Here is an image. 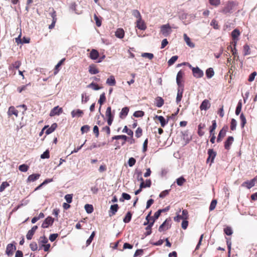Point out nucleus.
Instances as JSON below:
<instances>
[{
  "instance_id": "nucleus-1",
  "label": "nucleus",
  "mask_w": 257,
  "mask_h": 257,
  "mask_svg": "<svg viewBox=\"0 0 257 257\" xmlns=\"http://www.w3.org/2000/svg\"><path fill=\"white\" fill-rule=\"evenodd\" d=\"M237 4L235 2L228 1L227 2L224 7L221 10V12L225 15L231 14L233 12L234 8L236 6Z\"/></svg>"
},
{
  "instance_id": "nucleus-2",
  "label": "nucleus",
  "mask_w": 257,
  "mask_h": 257,
  "mask_svg": "<svg viewBox=\"0 0 257 257\" xmlns=\"http://www.w3.org/2000/svg\"><path fill=\"white\" fill-rule=\"evenodd\" d=\"M16 243L13 241L12 243H9L6 247V254L11 256L14 254V252L16 250Z\"/></svg>"
},
{
  "instance_id": "nucleus-3",
  "label": "nucleus",
  "mask_w": 257,
  "mask_h": 257,
  "mask_svg": "<svg viewBox=\"0 0 257 257\" xmlns=\"http://www.w3.org/2000/svg\"><path fill=\"white\" fill-rule=\"evenodd\" d=\"M171 227V218H167L165 221L159 226V231L163 232L170 228Z\"/></svg>"
},
{
  "instance_id": "nucleus-4",
  "label": "nucleus",
  "mask_w": 257,
  "mask_h": 257,
  "mask_svg": "<svg viewBox=\"0 0 257 257\" xmlns=\"http://www.w3.org/2000/svg\"><path fill=\"white\" fill-rule=\"evenodd\" d=\"M189 67L192 69L193 76L195 77L199 78H201L203 76V72L198 67H192L191 65L189 64Z\"/></svg>"
},
{
  "instance_id": "nucleus-5",
  "label": "nucleus",
  "mask_w": 257,
  "mask_h": 257,
  "mask_svg": "<svg viewBox=\"0 0 257 257\" xmlns=\"http://www.w3.org/2000/svg\"><path fill=\"white\" fill-rule=\"evenodd\" d=\"M171 32V27L169 24L162 25L161 27V32L165 37L168 36Z\"/></svg>"
},
{
  "instance_id": "nucleus-6",
  "label": "nucleus",
  "mask_w": 257,
  "mask_h": 257,
  "mask_svg": "<svg viewBox=\"0 0 257 257\" xmlns=\"http://www.w3.org/2000/svg\"><path fill=\"white\" fill-rule=\"evenodd\" d=\"M227 130L228 126L225 125L224 126L223 128L220 131L217 138V142L218 143L220 142L222 140V139L225 136Z\"/></svg>"
},
{
  "instance_id": "nucleus-7",
  "label": "nucleus",
  "mask_w": 257,
  "mask_h": 257,
  "mask_svg": "<svg viewBox=\"0 0 257 257\" xmlns=\"http://www.w3.org/2000/svg\"><path fill=\"white\" fill-rule=\"evenodd\" d=\"M240 33L239 31L235 29L231 32V37L233 42H232L233 45L236 46L238 38L239 36Z\"/></svg>"
},
{
  "instance_id": "nucleus-8",
  "label": "nucleus",
  "mask_w": 257,
  "mask_h": 257,
  "mask_svg": "<svg viewBox=\"0 0 257 257\" xmlns=\"http://www.w3.org/2000/svg\"><path fill=\"white\" fill-rule=\"evenodd\" d=\"M208 157L207 159V163L210 162L211 164L214 161V159L216 156V153L214 152L213 149H210L208 150Z\"/></svg>"
},
{
  "instance_id": "nucleus-9",
  "label": "nucleus",
  "mask_w": 257,
  "mask_h": 257,
  "mask_svg": "<svg viewBox=\"0 0 257 257\" xmlns=\"http://www.w3.org/2000/svg\"><path fill=\"white\" fill-rule=\"evenodd\" d=\"M54 222V219L51 217L49 216L47 217L42 224V227L45 228H48L50 225H52Z\"/></svg>"
},
{
  "instance_id": "nucleus-10",
  "label": "nucleus",
  "mask_w": 257,
  "mask_h": 257,
  "mask_svg": "<svg viewBox=\"0 0 257 257\" xmlns=\"http://www.w3.org/2000/svg\"><path fill=\"white\" fill-rule=\"evenodd\" d=\"M184 75V73L182 70H180L177 75L176 82L179 87H182V82L183 81V78Z\"/></svg>"
},
{
  "instance_id": "nucleus-11",
  "label": "nucleus",
  "mask_w": 257,
  "mask_h": 257,
  "mask_svg": "<svg viewBox=\"0 0 257 257\" xmlns=\"http://www.w3.org/2000/svg\"><path fill=\"white\" fill-rule=\"evenodd\" d=\"M136 27L141 30H145L147 28L146 25L142 18L137 20Z\"/></svg>"
},
{
  "instance_id": "nucleus-12",
  "label": "nucleus",
  "mask_w": 257,
  "mask_h": 257,
  "mask_svg": "<svg viewBox=\"0 0 257 257\" xmlns=\"http://www.w3.org/2000/svg\"><path fill=\"white\" fill-rule=\"evenodd\" d=\"M63 111L62 108L58 106L54 107L50 112V116H53L56 115H59Z\"/></svg>"
},
{
  "instance_id": "nucleus-13",
  "label": "nucleus",
  "mask_w": 257,
  "mask_h": 257,
  "mask_svg": "<svg viewBox=\"0 0 257 257\" xmlns=\"http://www.w3.org/2000/svg\"><path fill=\"white\" fill-rule=\"evenodd\" d=\"M210 106L211 104L209 101L208 99H205L202 102L200 106V109L206 110L210 107Z\"/></svg>"
},
{
  "instance_id": "nucleus-14",
  "label": "nucleus",
  "mask_w": 257,
  "mask_h": 257,
  "mask_svg": "<svg viewBox=\"0 0 257 257\" xmlns=\"http://www.w3.org/2000/svg\"><path fill=\"white\" fill-rule=\"evenodd\" d=\"M234 141V138L232 136H229L227 138L226 141L224 142V148L226 150H229L230 146Z\"/></svg>"
},
{
  "instance_id": "nucleus-15",
  "label": "nucleus",
  "mask_w": 257,
  "mask_h": 257,
  "mask_svg": "<svg viewBox=\"0 0 257 257\" xmlns=\"http://www.w3.org/2000/svg\"><path fill=\"white\" fill-rule=\"evenodd\" d=\"M37 229L38 226L37 225H34L30 230L28 231L26 235V237L28 240H30L32 238L33 236L34 235L35 231Z\"/></svg>"
},
{
  "instance_id": "nucleus-16",
  "label": "nucleus",
  "mask_w": 257,
  "mask_h": 257,
  "mask_svg": "<svg viewBox=\"0 0 257 257\" xmlns=\"http://www.w3.org/2000/svg\"><path fill=\"white\" fill-rule=\"evenodd\" d=\"M19 111L15 108V107L13 106H11L9 108L8 111V115L9 116H12V115H14L16 117L18 116Z\"/></svg>"
},
{
  "instance_id": "nucleus-17",
  "label": "nucleus",
  "mask_w": 257,
  "mask_h": 257,
  "mask_svg": "<svg viewBox=\"0 0 257 257\" xmlns=\"http://www.w3.org/2000/svg\"><path fill=\"white\" fill-rule=\"evenodd\" d=\"M83 111L79 109L73 110L71 111V114L72 117H81L83 115Z\"/></svg>"
},
{
  "instance_id": "nucleus-18",
  "label": "nucleus",
  "mask_w": 257,
  "mask_h": 257,
  "mask_svg": "<svg viewBox=\"0 0 257 257\" xmlns=\"http://www.w3.org/2000/svg\"><path fill=\"white\" fill-rule=\"evenodd\" d=\"M88 71L91 74H96L99 73V71L97 68L96 65L94 64H91L88 68Z\"/></svg>"
},
{
  "instance_id": "nucleus-19",
  "label": "nucleus",
  "mask_w": 257,
  "mask_h": 257,
  "mask_svg": "<svg viewBox=\"0 0 257 257\" xmlns=\"http://www.w3.org/2000/svg\"><path fill=\"white\" fill-rule=\"evenodd\" d=\"M121 139L123 140V142L121 143L122 145H123L125 144L126 141L128 139V137L126 136L125 135H117V136H114V137H112V140H120Z\"/></svg>"
},
{
  "instance_id": "nucleus-20",
  "label": "nucleus",
  "mask_w": 257,
  "mask_h": 257,
  "mask_svg": "<svg viewBox=\"0 0 257 257\" xmlns=\"http://www.w3.org/2000/svg\"><path fill=\"white\" fill-rule=\"evenodd\" d=\"M98 57L99 53L98 51L95 49H92L89 54V58L92 60H95Z\"/></svg>"
},
{
  "instance_id": "nucleus-21",
  "label": "nucleus",
  "mask_w": 257,
  "mask_h": 257,
  "mask_svg": "<svg viewBox=\"0 0 257 257\" xmlns=\"http://www.w3.org/2000/svg\"><path fill=\"white\" fill-rule=\"evenodd\" d=\"M255 181V179L253 178L250 181H247L244 182V183H242V184L241 185H242V186L246 187L248 189H250L251 187H252L253 186H254Z\"/></svg>"
},
{
  "instance_id": "nucleus-22",
  "label": "nucleus",
  "mask_w": 257,
  "mask_h": 257,
  "mask_svg": "<svg viewBox=\"0 0 257 257\" xmlns=\"http://www.w3.org/2000/svg\"><path fill=\"white\" fill-rule=\"evenodd\" d=\"M129 108L128 107H124L122 108L120 112L119 113V117L123 119L127 115L129 112Z\"/></svg>"
},
{
  "instance_id": "nucleus-23",
  "label": "nucleus",
  "mask_w": 257,
  "mask_h": 257,
  "mask_svg": "<svg viewBox=\"0 0 257 257\" xmlns=\"http://www.w3.org/2000/svg\"><path fill=\"white\" fill-rule=\"evenodd\" d=\"M155 102L156 106H157L158 107H162L164 104V99L161 97L160 96H157L155 98Z\"/></svg>"
},
{
  "instance_id": "nucleus-24",
  "label": "nucleus",
  "mask_w": 257,
  "mask_h": 257,
  "mask_svg": "<svg viewBox=\"0 0 257 257\" xmlns=\"http://www.w3.org/2000/svg\"><path fill=\"white\" fill-rule=\"evenodd\" d=\"M118 205L117 204L112 205L110 206V210L109 211V216H111L115 214L118 209Z\"/></svg>"
},
{
  "instance_id": "nucleus-25",
  "label": "nucleus",
  "mask_w": 257,
  "mask_h": 257,
  "mask_svg": "<svg viewBox=\"0 0 257 257\" xmlns=\"http://www.w3.org/2000/svg\"><path fill=\"white\" fill-rule=\"evenodd\" d=\"M115 35L116 37L122 39L123 38L124 35V30L121 28H118L116 30Z\"/></svg>"
},
{
  "instance_id": "nucleus-26",
  "label": "nucleus",
  "mask_w": 257,
  "mask_h": 257,
  "mask_svg": "<svg viewBox=\"0 0 257 257\" xmlns=\"http://www.w3.org/2000/svg\"><path fill=\"white\" fill-rule=\"evenodd\" d=\"M155 118L159 120L160 122L161 123V125L162 127H164L166 125V124L168 123V121L166 120L163 116L156 115L155 116Z\"/></svg>"
},
{
  "instance_id": "nucleus-27",
  "label": "nucleus",
  "mask_w": 257,
  "mask_h": 257,
  "mask_svg": "<svg viewBox=\"0 0 257 257\" xmlns=\"http://www.w3.org/2000/svg\"><path fill=\"white\" fill-rule=\"evenodd\" d=\"M184 39L187 45L190 47L194 48L195 47L194 44L191 41L190 38L187 36L186 34H184Z\"/></svg>"
},
{
  "instance_id": "nucleus-28",
  "label": "nucleus",
  "mask_w": 257,
  "mask_h": 257,
  "mask_svg": "<svg viewBox=\"0 0 257 257\" xmlns=\"http://www.w3.org/2000/svg\"><path fill=\"white\" fill-rule=\"evenodd\" d=\"M217 127V124L215 120L212 121V125L209 127V133L210 135H215V130Z\"/></svg>"
},
{
  "instance_id": "nucleus-29",
  "label": "nucleus",
  "mask_w": 257,
  "mask_h": 257,
  "mask_svg": "<svg viewBox=\"0 0 257 257\" xmlns=\"http://www.w3.org/2000/svg\"><path fill=\"white\" fill-rule=\"evenodd\" d=\"M183 89H178V92H177V95L176 97V102L177 104H179L180 101H181L182 96H183Z\"/></svg>"
},
{
  "instance_id": "nucleus-30",
  "label": "nucleus",
  "mask_w": 257,
  "mask_h": 257,
  "mask_svg": "<svg viewBox=\"0 0 257 257\" xmlns=\"http://www.w3.org/2000/svg\"><path fill=\"white\" fill-rule=\"evenodd\" d=\"M106 83L110 86H114L116 84V81L113 76L111 75L106 80Z\"/></svg>"
},
{
  "instance_id": "nucleus-31",
  "label": "nucleus",
  "mask_w": 257,
  "mask_h": 257,
  "mask_svg": "<svg viewBox=\"0 0 257 257\" xmlns=\"http://www.w3.org/2000/svg\"><path fill=\"white\" fill-rule=\"evenodd\" d=\"M40 176V175L39 174H33L30 175L28 178V182H34L36 180L38 179Z\"/></svg>"
},
{
  "instance_id": "nucleus-32",
  "label": "nucleus",
  "mask_w": 257,
  "mask_h": 257,
  "mask_svg": "<svg viewBox=\"0 0 257 257\" xmlns=\"http://www.w3.org/2000/svg\"><path fill=\"white\" fill-rule=\"evenodd\" d=\"M65 60V58L62 59L55 66V68L54 69V75H56L58 73V72L59 71V67L63 64V63L64 62Z\"/></svg>"
},
{
  "instance_id": "nucleus-33",
  "label": "nucleus",
  "mask_w": 257,
  "mask_h": 257,
  "mask_svg": "<svg viewBox=\"0 0 257 257\" xmlns=\"http://www.w3.org/2000/svg\"><path fill=\"white\" fill-rule=\"evenodd\" d=\"M57 127V124L56 123H53L51 126L49 127L46 131V135H49L53 132Z\"/></svg>"
},
{
  "instance_id": "nucleus-34",
  "label": "nucleus",
  "mask_w": 257,
  "mask_h": 257,
  "mask_svg": "<svg viewBox=\"0 0 257 257\" xmlns=\"http://www.w3.org/2000/svg\"><path fill=\"white\" fill-rule=\"evenodd\" d=\"M105 116L107 118H113L114 114L111 113V108L108 106L105 112Z\"/></svg>"
},
{
  "instance_id": "nucleus-35",
  "label": "nucleus",
  "mask_w": 257,
  "mask_h": 257,
  "mask_svg": "<svg viewBox=\"0 0 257 257\" xmlns=\"http://www.w3.org/2000/svg\"><path fill=\"white\" fill-rule=\"evenodd\" d=\"M214 75V72L212 68H209L206 71V75L208 78H212Z\"/></svg>"
},
{
  "instance_id": "nucleus-36",
  "label": "nucleus",
  "mask_w": 257,
  "mask_h": 257,
  "mask_svg": "<svg viewBox=\"0 0 257 257\" xmlns=\"http://www.w3.org/2000/svg\"><path fill=\"white\" fill-rule=\"evenodd\" d=\"M240 120L241 127V128H243L246 123V119L243 113H241L240 115Z\"/></svg>"
},
{
  "instance_id": "nucleus-37",
  "label": "nucleus",
  "mask_w": 257,
  "mask_h": 257,
  "mask_svg": "<svg viewBox=\"0 0 257 257\" xmlns=\"http://www.w3.org/2000/svg\"><path fill=\"white\" fill-rule=\"evenodd\" d=\"M151 180L150 179L147 180L146 181V183L145 182H141L140 186L141 188H145L146 187H150L151 186Z\"/></svg>"
},
{
  "instance_id": "nucleus-38",
  "label": "nucleus",
  "mask_w": 257,
  "mask_h": 257,
  "mask_svg": "<svg viewBox=\"0 0 257 257\" xmlns=\"http://www.w3.org/2000/svg\"><path fill=\"white\" fill-rule=\"evenodd\" d=\"M243 52L244 56H246L250 54V49L247 44H245L243 46Z\"/></svg>"
},
{
  "instance_id": "nucleus-39",
  "label": "nucleus",
  "mask_w": 257,
  "mask_h": 257,
  "mask_svg": "<svg viewBox=\"0 0 257 257\" xmlns=\"http://www.w3.org/2000/svg\"><path fill=\"white\" fill-rule=\"evenodd\" d=\"M122 132L126 133L131 137H133V135H134L133 131L130 129H128L126 125L124 126L123 129L122 130Z\"/></svg>"
},
{
  "instance_id": "nucleus-40",
  "label": "nucleus",
  "mask_w": 257,
  "mask_h": 257,
  "mask_svg": "<svg viewBox=\"0 0 257 257\" xmlns=\"http://www.w3.org/2000/svg\"><path fill=\"white\" fill-rule=\"evenodd\" d=\"M242 108V102L241 100H239L237 104V106L235 109V114L238 115L241 112Z\"/></svg>"
},
{
  "instance_id": "nucleus-41",
  "label": "nucleus",
  "mask_w": 257,
  "mask_h": 257,
  "mask_svg": "<svg viewBox=\"0 0 257 257\" xmlns=\"http://www.w3.org/2000/svg\"><path fill=\"white\" fill-rule=\"evenodd\" d=\"M105 100H106L105 95L104 93H103L100 95L99 99L98 100V103L100 104V107H99V110L100 109L101 106L105 101Z\"/></svg>"
},
{
  "instance_id": "nucleus-42",
  "label": "nucleus",
  "mask_w": 257,
  "mask_h": 257,
  "mask_svg": "<svg viewBox=\"0 0 257 257\" xmlns=\"http://www.w3.org/2000/svg\"><path fill=\"white\" fill-rule=\"evenodd\" d=\"M186 179L182 176L179 177L176 180V183L177 185L180 186H182L184 183L186 182Z\"/></svg>"
},
{
  "instance_id": "nucleus-43",
  "label": "nucleus",
  "mask_w": 257,
  "mask_h": 257,
  "mask_svg": "<svg viewBox=\"0 0 257 257\" xmlns=\"http://www.w3.org/2000/svg\"><path fill=\"white\" fill-rule=\"evenodd\" d=\"M224 232L227 235H231L233 233V231L231 227L226 226L223 229Z\"/></svg>"
},
{
  "instance_id": "nucleus-44",
  "label": "nucleus",
  "mask_w": 257,
  "mask_h": 257,
  "mask_svg": "<svg viewBox=\"0 0 257 257\" xmlns=\"http://www.w3.org/2000/svg\"><path fill=\"white\" fill-rule=\"evenodd\" d=\"M85 209L87 213H91L93 211V207L91 204H86L84 206Z\"/></svg>"
},
{
  "instance_id": "nucleus-45",
  "label": "nucleus",
  "mask_w": 257,
  "mask_h": 257,
  "mask_svg": "<svg viewBox=\"0 0 257 257\" xmlns=\"http://www.w3.org/2000/svg\"><path fill=\"white\" fill-rule=\"evenodd\" d=\"M132 216V214L131 213V212H128L126 213L124 218H123V222L125 223H128L131 220Z\"/></svg>"
},
{
  "instance_id": "nucleus-46",
  "label": "nucleus",
  "mask_w": 257,
  "mask_h": 257,
  "mask_svg": "<svg viewBox=\"0 0 257 257\" xmlns=\"http://www.w3.org/2000/svg\"><path fill=\"white\" fill-rule=\"evenodd\" d=\"M95 231H93L92 232L91 234L90 235V237H89V238L86 240V246H88V245H89L90 244L92 240L94 238V237L95 236Z\"/></svg>"
},
{
  "instance_id": "nucleus-47",
  "label": "nucleus",
  "mask_w": 257,
  "mask_h": 257,
  "mask_svg": "<svg viewBox=\"0 0 257 257\" xmlns=\"http://www.w3.org/2000/svg\"><path fill=\"white\" fill-rule=\"evenodd\" d=\"M237 121L234 118H232L230 122V130L234 131L236 129Z\"/></svg>"
},
{
  "instance_id": "nucleus-48",
  "label": "nucleus",
  "mask_w": 257,
  "mask_h": 257,
  "mask_svg": "<svg viewBox=\"0 0 257 257\" xmlns=\"http://www.w3.org/2000/svg\"><path fill=\"white\" fill-rule=\"evenodd\" d=\"M48 242L47 238L45 236H41L39 239V243L42 244H46Z\"/></svg>"
},
{
  "instance_id": "nucleus-49",
  "label": "nucleus",
  "mask_w": 257,
  "mask_h": 257,
  "mask_svg": "<svg viewBox=\"0 0 257 257\" xmlns=\"http://www.w3.org/2000/svg\"><path fill=\"white\" fill-rule=\"evenodd\" d=\"M145 115V112L142 110L136 111L134 113V116L136 117H141Z\"/></svg>"
},
{
  "instance_id": "nucleus-50",
  "label": "nucleus",
  "mask_w": 257,
  "mask_h": 257,
  "mask_svg": "<svg viewBox=\"0 0 257 257\" xmlns=\"http://www.w3.org/2000/svg\"><path fill=\"white\" fill-rule=\"evenodd\" d=\"M178 57L177 56H172L168 62V65L171 66L178 59Z\"/></svg>"
},
{
  "instance_id": "nucleus-51",
  "label": "nucleus",
  "mask_w": 257,
  "mask_h": 257,
  "mask_svg": "<svg viewBox=\"0 0 257 257\" xmlns=\"http://www.w3.org/2000/svg\"><path fill=\"white\" fill-rule=\"evenodd\" d=\"M143 135V130L140 127L137 128L135 132V135L137 138H140Z\"/></svg>"
},
{
  "instance_id": "nucleus-52",
  "label": "nucleus",
  "mask_w": 257,
  "mask_h": 257,
  "mask_svg": "<svg viewBox=\"0 0 257 257\" xmlns=\"http://www.w3.org/2000/svg\"><path fill=\"white\" fill-rule=\"evenodd\" d=\"M29 166L26 164H23L19 167V169L21 172H26L28 171Z\"/></svg>"
},
{
  "instance_id": "nucleus-53",
  "label": "nucleus",
  "mask_w": 257,
  "mask_h": 257,
  "mask_svg": "<svg viewBox=\"0 0 257 257\" xmlns=\"http://www.w3.org/2000/svg\"><path fill=\"white\" fill-rule=\"evenodd\" d=\"M50 16L52 17V21H57V17H56V11L54 10L53 8H52V11L50 13Z\"/></svg>"
},
{
  "instance_id": "nucleus-54",
  "label": "nucleus",
  "mask_w": 257,
  "mask_h": 257,
  "mask_svg": "<svg viewBox=\"0 0 257 257\" xmlns=\"http://www.w3.org/2000/svg\"><path fill=\"white\" fill-rule=\"evenodd\" d=\"M170 189L169 190H165L162 192H161L159 195V197L161 198H163L167 196L170 191Z\"/></svg>"
},
{
  "instance_id": "nucleus-55",
  "label": "nucleus",
  "mask_w": 257,
  "mask_h": 257,
  "mask_svg": "<svg viewBox=\"0 0 257 257\" xmlns=\"http://www.w3.org/2000/svg\"><path fill=\"white\" fill-rule=\"evenodd\" d=\"M122 198H120V199H119V200L121 202L123 201L124 199L128 200L131 198V196L126 193H123L122 194Z\"/></svg>"
},
{
  "instance_id": "nucleus-56",
  "label": "nucleus",
  "mask_w": 257,
  "mask_h": 257,
  "mask_svg": "<svg viewBox=\"0 0 257 257\" xmlns=\"http://www.w3.org/2000/svg\"><path fill=\"white\" fill-rule=\"evenodd\" d=\"M30 247L33 251H36L38 249V245L36 242H32L30 244Z\"/></svg>"
},
{
  "instance_id": "nucleus-57",
  "label": "nucleus",
  "mask_w": 257,
  "mask_h": 257,
  "mask_svg": "<svg viewBox=\"0 0 257 257\" xmlns=\"http://www.w3.org/2000/svg\"><path fill=\"white\" fill-rule=\"evenodd\" d=\"M142 56L143 57L148 58L150 60H151L154 58L153 54L149 53H144L142 54Z\"/></svg>"
},
{
  "instance_id": "nucleus-58",
  "label": "nucleus",
  "mask_w": 257,
  "mask_h": 257,
  "mask_svg": "<svg viewBox=\"0 0 257 257\" xmlns=\"http://www.w3.org/2000/svg\"><path fill=\"white\" fill-rule=\"evenodd\" d=\"M9 184L7 182H4L2 183L0 186V192H3L5 190L6 187L9 186Z\"/></svg>"
},
{
  "instance_id": "nucleus-59",
  "label": "nucleus",
  "mask_w": 257,
  "mask_h": 257,
  "mask_svg": "<svg viewBox=\"0 0 257 257\" xmlns=\"http://www.w3.org/2000/svg\"><path fill=\"white\" fill-rule=\"evenodd\" d=\"M88 87H91L95 90H99L100 88V87L98 85V84H95L93 82H92L91 83L89 84L88 85Z\"/></svg>"
},
{
  "instance_id": "nucleus-60",
  "label": "nucleus",
  "mask_w": 257,
  "mask_h": 257,
  "mask_svg": "<svg viewBox=\"0 0 257 257\" xmlns=\"http://www.w3.org/2000/svg\"><path fill=\"white\" fill-rule=\"evenodd\" d=\"M133 15L138 19L142 18L140 12L137 10H135L133 11Z\"/></svg>"
},
{
  "instance_id": "nucleus-61",
  "label": "nucleus",
  "mask_w": 257,
  "mask_h": 257,
  "mask_svg": "<svg viewBox=\"0 0 257 257\" xmlns=\"http://www.w3.org/2000/svg\"><path fill=\"white\" fill-rule=\"evenodd\" d=\"M217 204V201L216 200H213L209 206V210L212 211L214 210L216 207Z\"/></svg>"
},
{
  "instance_id": "nucleus-62",
  "label": "nucleus",
  "mask_w": 257,
  "mask_h": 257,
  "mask_svg": "<svg viewBox=\"0 0 257 257\" xmlns=\"http://www.w3.org/2000/svg\"><path fill=\"white\" fill-rule=\"evenodd\" d=\"M90 130V126L88 125H84L81 128V131L82 134L87 133Z\"/></svg>"
},
{
  "instance_id": "nucleus-63",
  "label": "nucleus",
  "mask_w": 257,
  "mask_h": 257,
  "mask_svg": "<svg viewBox=\"0 0 257 257\" xmlns=\"http://www.w3.org/2000/svg\"><path fill=\"white\" fill-rule=\"evenodd\" d=\"M50 158L49 151L47 150L44 152L41 155V159H48Z\"/></svg>"
},
{
  "instance_id": "nucleus-64",
  "label": "nucleus",
  "mask_w": 257,
  "mask_h": 257,
  "mask_svg": "<svg viewBox=\"0 0 257 257\" xmlns=\"http://www.w3.org/2000/svg\"><path fill=\"white\" fill-rule=\"evenodd\" d=\"M72 194H67L65 196V199L68 203H71L72 201Z\"/></svg>"
}]
</instances>
